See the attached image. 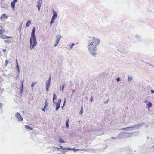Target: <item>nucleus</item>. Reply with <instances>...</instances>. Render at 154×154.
<instances>
[{"instance_id": "f257e3e1", "label": "nucleus", "mask_w": 154, "mask_h": 154, "mask_svg": "<svg viewBox=\"0 0 154 154\" xmlns=\"http://www.w3.org/2000/svg\"><path fill=\"white\" fill-rule=\"evenodd\" d=\"M100 42V40L97 38L93 37L88 41V49L89 53L92 55L96 54L97 47Z\"/></svg>"}, {"instance_id": "f03ea898", "label": "nucleus", "mask_w": 154, "mask_h": 154, "mask_svg": "<svg viewBox=\"0 0 154 154\" xmlns=\"http://www.w3.org/2000/svg\"><path fill=\"white\" fill-rule=\"evenodd\" d=\"M35 28L34 27L31 33L30 39V49H32L37 44V41L35 35Z\"/></svg>"}, {"instance_id": "7ed1b4c3", "label": "nucleus", "mask_w": 154, "mask_h": 154, "mask_svg": "<svg viewBox=\"0 0 154 154\" xmlns=\"http://www.w3.org/2000/svg\"><path fill=\"white\" fill-rule=\"evenodd\" d=\"M53 15L52 16V19L50 21V24L51 25L54 21L55 19L57 17V14L56 12L54 10H53Z\"/></svg>"}, {"instance_id": "20e7f679", "label": "nucleus", "mask_w": 154, "mask_h": 154, "mask_svg": "<svg viewBox=\"0 0 154 154\" xmlns=\"http://www.w3.org/2000/svg\"><path fill=\"white\" fill-rule=\"evenodd\" d=\"M133 133L123 132V137H124V138H126L130 137L133 136Z\"/></svg>"}, {"instance_id": "39448f33", "label": "nucleus", "mask_w": 154, "mask_h": 154, "mask_svg": "<svg viewBox=\"0 0 154 154\" xmlns=\"http://www.w3.org/2000/svg\"><path fill=\"white\" fill-rule=\"evenodd\" d=\"M142 126V124H138L137 125L130 127L129 128H133V130L136 129H138Z\"/></svg>"}, {"instance_id": "423d86ee", "label": "nucleus", "mask_w": 154, "mask_h": 154, "mask_svg": "<svg viewBox=\"0 0 154 154\" xmlns=\"http://www.w3.org/2000/svg\"><path fill=\"white\" fill-rule=\"evenodd\" d=\"M16 117L17 118L18 121L20 122L23 120V118H22L21 115L19 113H17L15 115Z\"/></svg>"}, {"instance_id": "0eeeda50", "label": "nucleus", "mask_w": 154, "mask_h": 154, "mask_svg": "<svg viewBox=\"0 0 154 154\" xmlns=\"http://www.w3.org/2000/svg\"><path fill=\"white\" fill-rule=\"evenodd\" d=\"M42 3V0H39L37 2L36 6L38 8V9L39 11H40V7Z\"/></svg>"}, {"instance_id": "6e6552de", "label": "nucleus", "mask_w": 154, "mask_h": 154, "mask_svg": "<svg viewBox=\"0 0 154 154\" xmlns=\"http://www.w3.org/2000/svg\"><path fill=\"white\" fill-rule=\"evenodd\" d=\"M61 99H60L58 100V101L55 104L56 108V110H58L60 107V104L61 102Z\"/></svg>"}, {"instance_id": "1a4fd4ad", "label": "nucleus", "mask_w": 154, "mask_h": 154, "mask_svg": "<svg viewBox=\"0 0 154 154\" xmlns=\"http://www.w3.org/2000/svg\"><path fill=\"white\" fill-rule=\"evenodd\" d=\"M51 84V82L46 81V89L47 91H49V89Z\"/></svg>"}, {"instance_id": "9d476101", "label": "nucleus", "mask_w": 154, "mask_h": 154, "mask_svg": "<svg viewBox=\"0 0 154 154\" xmlns=\"http://www.w3.org/2000/svg\"><path fill=\"white\" fill-rule=\"evenodd\" d=\"M1 37L2 39H8L9 38H12V37L10 36H7L6 35H2L1 36Z\"/></svg>"}, {"instance_id": "9b49d317", "label": "nucleus", "mask_w": 154, "mask_h": 154, "mask_svg": "<svg viewBox=\"0 0 154 154\" xmlns=\"http://www.w3.org/2000/svg\"><path fill=\"white\" fill-rule=\"evenodd\" d=\"M129 127H128L126 128H124L122 129L124 131H132L133 130V128H128Z\"/></svg>"}, {"instance_id": "f8f14e48", "label": "nucleus", "mask_w": 154, "mask_h": 154, "mask_svg": "<svg viewBox=\"0 0 154 154\" xmlns=\"http://www.w3.org/2000/svg\"><path fill=\"white\" fill-rule=\"evenodd\" d=\"M123 133H121L120 134H119L117 137V139H122L124 138V137H123Z\"/></svg>"}, {"instance_id": "ddd939ff", "label": "nucleus", "mask_w": 154, "mask_h": 154, "mask_svg": "<svg viewBox=\"0 0 154 154\" xmlns=\"http://www.w3.org/2000/svg\"><path fill=\"white\" fill-rule=\"evenodd\" d=\"M61 38V37L60 35H58L57 37V39L56 42L57 44H58L59 43V41Z\"/></svg>"}, {"instance_id": "4468645a", "label": "nucleus", "mask_w": 154, "mask_h": 154, "mask_svg": "<svg viewBox=\"0 0 154 154\" xmlns=\"http://www.w3.org/2000/svg\"><path fill=\"white\" fill-rule=\"evenodd\" d=\"M15 5V3L13 1H12L11 2V5L14 10Z\"/></svg>"}, {"instance_id": "2eb2a0df", "label": "nucleus", "mask_w": 154, "mask_h": 154, "mask_svg": "<svg viewBox=\"0 0 154 154\" xmlns=\"http://www.w3.org/2000/svg\"><path fill=\"white\" fill-rule=\"evenodd\" d=\"M57 98V96L56 94L54 93L53 95V102L54 103V100Z\"/></svg>"}, {"instance_id": "dca6fc26", "label": "nucleus", "mask_w": 154, "mask_h": 154, "mask_svg": "<svg viewBox=\"0 0 154 154\" xmlns=\"http://www.w3.org/2000/svg\"><path fill=\"white\" fill-rule=\"evenodd\" d=\"M31 23V21L30 20H29L26 23V26H29Z\"/></svg>"}, {"instance_id": "f3484780", "label": "nucleus", "mask_w": 154, "mask_h": 154, "mask_svg": "<svg viewBox=\"0 0 154 154\" xmlns=\"http://www.w3.org/2000/svg\"><path fill=\"white\" fill-rule=\"evenodd\" d=\"M68 150H73L74 152H75L76 151H78V150H79V149H75V148H73L72 149H71L70 148H68Z\"/></svg>"}, {"instance_id": "a211bd4d", "label": "nucleus", "mask_w": 154, "mask_h": 154, "mask_svg": "<svg viewBox=\"0 0 154 154\" xmlns=\"http://www.w3.org/2000/svg\"><path fill=\"white\" fill-rule=\"evenodd\" d=\"M4 42L5 43H7L8 44L11 43V42L10 40H4Z\"/></svg>"}, {"instance_id": "6ab92c4d", "label": "nucleus", "mask_w": 154, "mask_h": 154, "mask_svg": "<svg viewBox=\"0 0 154 154\" xmlns=\"http://www.w3.org/2000/svg\"><path fill=\"white\" fill-rule=\"evenodd\" d=\"M147 105L148 107L150 108L152 106V103L151 102H149L148 104H147Z\"/></svg>"}, {"instance_id": "aec40b11", "label": "nucleus", "mask_w": 154, "mask_h": 154, "mask_svg": "<svg viewBox=\"0 0 154 154\" xmlns=\"http://www.w3.org/2000/svg\"><path fill=\"white\" fill-rule=\"evenodd\" d=\"M59 141L60 143H64V141L60 138H59Z\"/></svg>"}, {"instance_id": "412c9836", "label": "nucleus", "mask_w": 154, "mask_h": 154, "mask_svg": "<svg viewBox=\"0 0 154 154\" xmlns=\"http://www.w3.org/2000/svg\"><path fill=\"white\" fill-rule=\"evenodd\" d=\"M5 32V30H3L2 29H0V35H2Z\"/></svg>"}, {"instance_id": "4be33fe9", "label": "nucleus", "mask_w": 154, "mask_h": 154, "mask_svg": "<svg viewBox=\"0 0 154 154\" xmlns=\"http://www.w3.org/2000/svg\"><path fill=\"white\" fill-rule=\"evenodd\" d=\"M36 84V82H32L31 84V87L32 88L34 85Z\"/></svg>"}, {"instance_id": "5701e85b", "label": "nucleus", "mask_w": 154, "mask_h": 154, "mask_svg": "<svg viewBox=\"0 0 154 154\" xmlns=\"http://www.w3.org/2000/svg\"><path fill=\"white\" fill-rule=\"evenodd\" d=\"M24 81V80H23V81L22 82V91L21 92H22L23 90V82Z\"/></svg>"}, {"instance_id": "b1692460", "label": "nucleus", "mask_w": 154, "mask_h": 154, "mask_svg": "<svg viewBox=\"0 0 154 154\" xmlns=\"http://www.w3.org/2000/svg\"><path fill=\"white\" fill-rule=\"evenodd\" d=\"M17 59L16 60V61H17V68L18 69V72H19V68L18 64V63H17Z\"/></svg>"}, {"instance_id": "393cba45", "label": "nucleus", "mask_w": 154, "mask_h": 154, "mask_svg": "<svg viewBox=\"0 0 154 154\" xmlns=\"http://www.w3.org/2000/svg\"><path fill=\"white\" fill-rule=\"evenodd\" d=\"M128 79L129 81H131L132 80V77L131 76L128 77Z\"/></svg>"}, {"instance_id": "a878e982", "label": "nucleus", "mask_w": 154, "mask_h": 154, "mask_svg": "<svg viewBox=\"0 0 154 154\" xmlns=\"http://www.w3.org/2000/svg\"><path fill=\"white\" fill-rule=\"evenodd\" d=\"M46 106H45L42 109V110H43V111H44V112H45V108H46Z\"/></svg>"}, {"instance_id": "bb28decb", "label": "nucleus", "mask_w": 154, "mask_h": 154, "mask_svg": "<svg viewBox=\"0 0 154 154\" xmlns=\"http://www.w3.org/2000/svg\"><path fill=\"white\" fill-rule=\"evenodd\" d=\"M25 128L27 129H29V128H30V127L27 125H25Z\"/></svg>"}, {"instance_id": "cd10ccee", "label": "nucleus", "mask_w": 154, "mask_h": 154, "mask_svg": "<svg viewBox=\"0 0 154 154\" xmlns=\"http://www.w3.org/2000/svg\"><path fill=\"white\" fill-rule=\"evenodd\" d=\"M6 16L4 14H3L1 17V19H2V18H3L4 17H5Z\"/></svg>"}, {"instance_id": "c85d7f7f", "label": "nucleus", "mask_w": 154, "mask_h": 154, "mask_svg": "<svg viewBox=\"0 0 154 154\" xmlns=\"http://www.w3.org/2000/svg\"><path fill=\"white\" fill-rule=\"evenodd\" d=\"M51 76L50 75L49 76V79H48V80L47 81L51 82Z\"/></svg>"}, {"instance_id": "c756f323", "label": "nucleus", "mask_w": 154, "mask_h": 154, "mask_svg": "<svg viewBox=\"0 0 154 154\" xmlns=\"http://www.w3.org/2000/svg\"><path fill=\"white\" fill-rule=\"evenodd\" d=\"M47 100H45V106H46L48 105V103H47Z\"/></svg>"}, {"instance_id": "7c9ffc66", "label": "nucleus", "mask_w": 154, "mask_h": 154, "mask_svg": "<svg viewBox=\"0 0 154 154\" xmlns=\"http://www.w3.org/2000/svg\"><path fill=\"white\" fill-rule=\"evenodd\" d=\"M116 80L117 82H119L120 81V79L119 77L117 78Z\"/></svg>"}, {"instance_id": "2f4dec72", "label": "nucleus", "mask_w": 154, "mask_h": 154, "mask_svg": "<svg viewBox=\"0 0 154 154\" xmlns=\"http://www.w3.org/2000/svg\"><path fill=\"white\" fill-rule=\"evenodd\" d=\"M74 45V44H72L70 47V49H72V47Z\"/></svg>"}, {"instance_id": "473e14b6", "label": "nucleus", "mask_w": 154, "mask_h": 154, "mask_svg": "<svg viewBox=\"0 0 154 154\" xmlns=\"http://www.w3.org/2000/svg\"><path fill=\"white\" fill-rule=\"evenodd\" d=\"M82 110H81L80 111V113L81 115H82V113H83V111H82Z\"/></svg>"}, {"instance_id": "72a5a7b5", "label": "nucleus", "mask_w": 154, "mask_h": 154, "mask_svg": "<svg viewBox=\"0 0 154 154\" xmlns=\"http://www.w3.org/2000/svg\"><path fill=\"white\" fill-rule=\"evenodd\" d=\"M66 127H67V120H66Z\"/></svg>"}, {"instance_id": "f704fd0d", "label": "nucleus", "mask_w": 154, "mask_h": 154, "mask_svg": "<svg viewBox=\"0 0 154 154\" xmlns=\"http://www.w3.org/2000/svg\"><path fill=\"white\" fill-rule=\"evenodd\" d=\"M5 64H6V66H6L7 65V64L8 63V60H6V61H5Z\"/></svg>"}, {"instance_id": "c9c22d12", "label": "nucleus", "mask_w": 154, "mask_h": 154, "mask_svg": "<svg viewBox=\"0 0 154 154\" xmlns=\"http://www.w3.org/2000/svg\"><path fill=\"white\" fill-rule=\"evenodd\" d=\"M93 100V97H91V98H90V101H91V102H92V101Z\"/></svg>"}, {"instance_id": "e433bc0d", "label": "nucleus", "mask_w": 154, "mask_h": 154, "mask_svg": "<svg viewBox=\"0 0 154 154\" xmlns=\"http://www.w3.org/2000/svg\"><path fill=\"white\" fill-rule=\"evenodd\" d=\"M65 151L64 150H63L61 151V152L62 153H64L65 152Z\"/></svg>"}, {"instance_id": "4c0bfd02", "label": "nucleus", "mask_w": 154, "mask_h": 154, "mask_svg": "<svg viewBox=\"0 0 154 154\" xmlns=\"http://www.w3.org/2000/svg\"><path fill=\"white\" fill-rule=\"evenodd\" d=\"M151 91L152 93H154V90H151Z\"/></svg>"}, {"instance_id": "58836bf2", "label": "nucleus", "mask_w": 154, "mask_h": 154, "mask_svg": "<svg viewBox=\"0 0 154 154\" xmlns=\"http://www.w3.org/2000/svg\"><path fill=\"white\" fill-rule=\"evenodd\" d=\"M2 104L0 103V108L2 107Z\"/></svg>"}, {"instance_id": "ea45409f", "label": "nucleus", "mask_w": 154, "mask_h": 154, "mask_svg": "<svg viewBox=\"0 0 154 154\" xmlns=\"http://www.w3.org/2000/svg\"><path fill=\"white\" fill-rule=\"evenodd\" d=\"M18 0H14L13 1L16 3V2Z\"/></svg>"}, {"instance_id": "a19ab883", "label": "nucleus", "mask_w": 154, "mask_h": 154, "mask_svg": "<svg viewBox=\"0 0 154 154\" xmlns=\"http://www.w3.org/2000/svg\"><path fill=\"white\" fill-rule=\"evenodd\" d=\"M63 88H64V86H63L62 87V91H63Z\"/></svg>"}, {"instance_id": "79ce46f5", "label": "nucleus", "mask_w": 154, "mask_h": 154, "mask_svg": "<svg viewBox=\"0 0 154 154\" xmlns=\"http://www.w3.org/2000/svg\"><path fill=\"white\" fill-rule=\"evenodd\" d=\"M83 106H81V110H83Z\"/></svg>"}, {"instance_id": "37998d69", "label": "nucleus", "mask_w": 154, "mask_h": 154, "mask_svg": "<svg viewBox=\"0 0 154 154\" xmlns=\"http://www.w3.org/2000/svg\"><path fill=\"white\" fill-rule=\"evenodd\" d=\"M117 138H113V137H112V139H116Z\"/></svg>"}, {"instance_id": "c03bdc74", "label": "nucleus", "mask_w": 154, "mask_h": 154, "mask_svg": "<svg viewBox=\"0 0 154 154\" xmlns=\"http://www.w3.org/2000/svg\"><path fill=\"white\" fill-rule=\"evenodd\" d=\"M29 129H30L31 130H32L33 128L30 127V128H29Z\"/></svg>"}, {"instance_id": "a18cd8bd", "label": "nucleus", "mask_w": 154, "mask_h": 154, "mask_svg": "<svg viewBox=\"0 0 154 154\" xmlns=\"http://www.w3.org/2000/svg\"><path fill=\"white\" fill-rule=\"evenodd\" d=\"M57 44H57V43H56V44L55 45H54V47H56V46H57Z\"/></svg>"}, {"instance_id": "49530a36", "label": "nucleus", "mask_w": 154, "mask_h": 154, "mask_svg": "<svg viewBox=\"0 0 154 154\" xmlns=\"http://www.w3.org/2000/svg\"><path fill=\"white\" fill-rule=\"evenodd\" d=\"M65 101H64V103L63 105V106H62V108H63V106H64V104H65Z\"/></svg>"}, {"instance_id": "de8ad7c7", "label": "nucleus", "mask_w": 154, "mask_h": 154, "mask_svg": "<svg viewBox=\"0 0 154 154\" xmlns=\"http://www.w3.org/2000/svg\"><path fill=\"white\" fill-rule=\"evenodd\" d=\"M63 150H64V149H67V148H63Z\"/></svg>"}, {"instance_id": "09e8293b", "label": "nucleus", "mask_w": 154, "mask_h": 154, "mask_svg": "<svg viewBox=\"0 0 154 154\" xmlns=\"http://www.w3.org/2000/svg\"><path fill=\"white\" fill-rule=\"evenodd\" d=\"M6 51V50L5 49H4V50H3V51H4V52H5V51Z\"/></svg>"}, {"instance_id": "8fccbe9b", "label": "nucleus", "mask_w": 154, "mask_h": 154, "mask_svg": "<svg viewBox=\"0 0 154 154\" xmlns=\"http://www.w3.org/2000/svg\"><path fill=\"white\" fill-rule=\"evenodd\" d=\"M147 102V101H146L144 102V103H146Z\"/></svg>"}, {"instance_id": "3c124183", "label": "nucleus", "mask_w": 154, "mask_h": 154, "mask_svg": "<svg viewBox=\"0 0 154 154\" xmlns=\"http://www.w3.org/2000/svg\"><path fill=\"white\" fill-rule=\"evenodd\" d=\"M57 149L58 150L59 149V148H57Z\"/></svg>"}, {"instance_id": "603ef678", "label": "nucleus", "mask_w": 154, "mask_h": 154, "mask_svg": "<svg viewBox=\"0 0 154 154\" xmlns=\"http://www.w3.org/2000/svg\"><path fill=\"white\" fill-rule=\"evenodd\" d=\"M7 18V17H6V18Z\"/></svg>"}, {"instance_id": "864d4df0", "label": "nucleus", "mask_w": 154, "mask_h": 154, "mask_svg": "<svg viewBox=\"0 0 154 154\" xmlns=\"http://www.w3.org/2000/svg\"><path fill=\"white\" fill-rule=\"evenodd\" d=\"M60 89H61V88L60 87Z\"/></svg>"}]
</instances>
